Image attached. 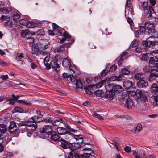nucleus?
Wrapping results in <instances>:
<instances>
[{
	"instance_id": "43",
	"label": "nucleus",
	"mask_w": 158,
	"mask_h": 158,
	"mask_svg": "<svg viewBox=\"0 0 158 158\" xmlns=\"http://www.w3.org/2000/svg\"><path fill=\"white\" fill-rule=\"evenodd\" d=\"M145 26H140L139 28V31L142 35L145 34V32L146 28Z\"/></svg>"
},
{
	"instance_id": "40",
	"label": "nucleus",
	"mask_w": 158,
	"mask_h": 158,
	"mask_svg": "<svg viewBox=\"0 0 158 158\" xmlns=\"http://www.w3.org/2000/svg\"><path fill=\"white\" fill-rule=\"evenodd\" d=\"M122 72L123 75H129L130 74L129 71L126 68L123 69L122 70Z\"/></svg>"
},
{
	"instance_id": "4",
	"label": "nucleus",
	"mask_w": 158,
	"mask_h": 158,
	"mask_svg": "<svg viewBox=\"0 0 158 158\" xmlns=\"http://www.w3.org/2000/svg\"><path fill=\"white\" fill-rule=\"evenodd\" d=\"M0 20L5 27L12 26V21L10 20L9 16L2 15L0 18Z\"/></svg>"
},
{
	"instance_id": "36",
	"label": "nucleus",
	"mask_w": 158,
	"mask_h": 158,
	"mask_svg": "<svg viewBox=\"0 0 158 158\" xmlns=\"http://www.w3.org/2000/svg\"><path fill=\"white\" fill-rule=\"evenodd\" d=\"M28 19L27 18H24L23 19H22L19 21V23L22 25L25 26H26L27 23Z\"/></svg>"
},
{
	"instance_id": "10",
	"label": "nucleus",
	"mask_w": 158,
	"mask_h": 158,
	"mask_svg": "<svg viewBox=\"0 0 158 158\" xmlns=\"http://www.w3.org/2000/svg\"><path fill=\"white\" fill-rule=\"evenodd\" d=\"M158 43V42H155L154 41H142L141 44L143 48L144 49H146L150 47V45L151 44L153 45H155Z\"/></svg>"
},
{
	"instance_id": "44",
	"label": "nucleus",
	"mask_w": 158,
	"mask_h": 158,
	"mask_svg": "<svg viewBox=\"0 0 158 158\" xmlns=\"http://www.w3.org/2000/svg\"><path fill=\"white\" fill-rule=\"evenodd\" d=\"M29 32V31L27 29L24 30H23L21 33V35L22 37H24L26 36Z\"/></svg>"
},
{
	"instance_id": "6",
	"label": "nucleus",
	"mask_w": 158,
	"mask_h": 158,
	"mask_svg": "<svg viewBox=\"0 0 158 158\" xmlns=\"http://www.w3.org/2000/svg\"><path fill=\"white\" fill-rule=\"evenodd\" d=\"M59 57L58 56H56L54 57L53 61H51V63L49 64L50 69L52 67L53 68H55L56 71H59L60 70V66L59 64L57 62L58 61V58Z\"/></svg>"
},
{
	"instance_id": "14",
	"label": "nucleus",
	"mask_w": 158,
	"mask_h": 158,
	"mask_svg": "<svg viewBox=\"0 0 158 158\" xmlns=\"http://www.w3.org/2000/svg\"><path fill=\"white\" fill-rule=\"evenodd\" d=\"M137 85L139 88H146L148 86V83L145 80H141L137 82Z\"/></svg>"
},
{
	"instance_id": "63",
	"label": "nucleus",
	"mask_w": 158,
	"mask_h": 158,
	"mask_svg": "<svg viewBox=\"0 0 158 158\" xmlns=\"http://www.w3.org/2000/svg\"><path fill=\"white\" fill-rule=\"evenodd\" d=\"M74 40L72 39V42H69V43H66V44H64V45H64V47H67V48H68V47H69L70 45H71V44H72V43H73L74 41Z\"/></svg>"
},
{
	"instance_id": "28",
	"label": "nucleus",
	"mask_w": 158,
	"mask_h": 158,
	"mask_svg": "<svg viewBox=\"0 0 158 158\" xmlns=\"http://www.w3.org/2000/svg\"><path fill=\"white\" fill-rule=\"evenodd\" d=\"M71 64L70 60L67 58H64L62 61V65L65 67H69Z\"/></svg>"
},
{
	"instance_id": "50",
	"label": "nucleus",
	"mask_w": 158,
	"mask_h": 158,
	"mask_svg": "<svg viewBox=\"0 0 158 158\" xmlns=\"http://www.w3.org/2000/svg\"><path fill=\"white\" fill-rule=\"evenodd\" d=\"M84 90L85 91V92L91 95L93 94V93L91 91V89L90 88H89V87L88 86V87H86L84 88Z\"/></svg>"
},
{
	"instance_id": "37",
	"label": "nucleus",
	"mask_w": 158,
	"mask_h": 158,
	"mask_svg": "<svg viewBox=\"0 0 158 158\" xmlns=\"http://www.w3.org/2000/svg\"><path fill=\"white\" fill-rule=\"evenodd\" d=\"M20 17V15L17 13H14L13 14V20L15 22L18 21Z\"/></svg>"
},
{
	"instance_id": "16",
	"label": "nucleus",
	"mask_w": 158,
	"mask_h": 158,
	"mask_svg": "<svg viewBox=\"0 0 158 158\" xmlns=\"http://www.w3.org/2000/svg\"><path fill=\"white\" fill-rule=\"evenodd\" d=\"M89 151L91 152L89 153H85L81 155L82 158H89L90 157L93 156L94 155V153L93 152V151L90 148L89 149Z\"/></svg>"
},
{
	"instance_id": "25",
	"label": "nucleus",
	"mask_w": 158,
	"mask_h": 158,
	"mask_svg": "<svg viewBox=\"0 0 158 158\" xmlns=\"http://www.w3.org/2000/svg\"><path fill=\"white\" fill-rule=\"evenodd\" d=\"M158 77V73L155 72H153L151 73L149 77V81L150 82L153 81Z\"/></svg>"
},
{
	"instance_id": "17",
	"label": "nucleus",
	"mask_w": 158,
	"mask_h": 158,
	"mask_svg": "<svg viewBox=\"0 0 158 158\" xmlns=\"http://www.w3.org/2000/svg\"><path fill=\"white\" fill-rule=\"evenodd\" d=\"M50 58V56L49 55H47L44 59V64L46 66V69L48 70H49L50 69L49 64L51 63V61L49 60Z\"/></svg>"
},
{
	"instance_id": "33",
	"label": "nucleus",
	"mask_w": 158,
	"mask_h": 158,
	"mask_svg": "<svg viewBox=\"0 0 158 158\" xmlns=\"http://www.w3.org/2000/svg\"><path fill=\"white\" fill-rule=\"evenodd\" d=\"M121 75H120L119 77L114 76L111 77L110 78V80L111 81H119L121 80Z\"/></svg>"
},
{
	"instance_id": "54",
	"label": "nucleus",
	"mask_w": 158,
	"mask_h": 158,
	"mask_svg": "<svg viewBox=\"0 0 158 158\" xmlns=\"http://www.w3.org/2000/svg\"><path fill=\"white\" fill-rule=\"evenodd\" d=\"M127 20L130 26H134L133 22L131 18L128 17L127 18Z\"/></svg>"
},
{
	"instance_id": "18",
	"label": "nucleus",
	"mask_w": 158,
	"mask_h": 158,
	"mask_svg": "<svg viewBox=\"0 0 158 158\" xmlns=\"http://www.w3.org/2000/svg\"><path fill=\"white\" fill-rule=\"evenodd\" d=\"M115 94V92L113 90L106 92L105 94V96L107 99L112 100L113 99Z\"/></svg>"
},
{
	"instance_id": "55",
	"label": "nucleus",
	"mask_w": 158,
	"mask_h": 158,
	"mask_svg": "<svg viewBox=\"0 0 158 158\" xmlns=\"http://www.w3.org/2000/svg\"><path fill=\"white\" fill-rule=\"evenodd\" d=\"M108 70L107 69H105L102 71L101 72V75L102 77H105L107 74Z\"/></svg>"
},
{
	"instance_id": "38",
	"label": "nucleus",
	"mask_w": 158,
	"mask_h": 158,
	"mask_svg": "<svg viewBox=\"0 0 158 158\" xmlns=\"http://www.w3.org/2000/svg\"><path fill=\"white\" fill-rule=\"evenodd\" d=\"M64 50V45H62L58 46L55 50L56 52H60L63 51Z\"/></svg>"
},
{
	"instance_id": "46",
	"label": "nucleus",
	"mask_w": 158,
	"mask_h": 158,
	"mask_svg": "<svg viewBox=\"0 0 158 158\" xmlns=\"http://www.w3.org/2000/svg\"><path fill=\"white\" fill-rule=\"evenodd\" d=\"M52 118L50 117H48L44 118L43 119V121L47 123H51Z\"/></svg>"
},
{
	"instance_id": "27",
	"label": "nucleus",
	"mask_w": 158,
	"mask_h": 158,
	"mask_svg": "<svg viewBox=\"0 0 158 158\" xmlns=\"http://www.w3.org/2000/svg\"><path fill=\"white\" fill-rule=\"evenodd\" d=\"M60 121H61V119L60 118H55L53 119H52L51 123L53 126H57L60 124Z\"/></svg>"
},
{
	"instance_id": "41",
	"label": "nucleus",
	"mask_w": 158,
	"mask_h": 158,
	"mask_svg": "<svg viewBox=\"0 0 158 158\" xmlns=\"http://www.w3.org/2000/svg\"><path fill=\"white\" fill-rule=\"evenodd\" d=\"M6 131L5 125H0V132L2 134H4Z\"/></svg>"
},
{
	"instance_id": "15",
	"label": "nucleus",
	"mask_w": 158,
	"mask_h": 158,
	"mask_svg": "<svg viewBox=\"0 0 158 158\" xmlns=\"http://www.w3.org/2000/svg\"><path fill=\"white\" fill-rule=\"evenodd\" d=\"M69 158H80L79 154L75 150H72L68 155Z\"/></svg>"
},
{
	"instance_id": "62",
	"label": "nucleus",
	"mask_w": 158,
	"mask_h": 158,
	"mask_svg": "<svg viewBox=\"0 0 158 158\" xmlns=\"http://www.w3.org/2000/svg\"><path fill=\"white\" fill-rule=\"evenodd\" d=\"M90 89L93 91L95 90L97 88V86L95 85H92L89 86Z\"/></svg>"
},
{
	"instance_id": "60",
	"label": "nucleus",
	"mask_w": 158,
	"mask_h": 158,
	"mask_svg": "<svg viewBox=\"0 0 158 158\" xmlns=\"http://www.w3.org/2000/svg\"><path fill=\"white\" fill-rule=\"evenodd\" d=\"M117 68V66L115 65L112 66L110 69L109 71L111 72L114 71Z\"/></svg>"
},
{
	"instance_id": "13",
	"label": "nucleus",
	"mask_w": 158,
	"mask_h": 158,
	"mask_svg": "<svg viewBox=\"0 0 158 158\" xmlns=\"http://www.w3.org/2000/svg\"><path fill=\"white\" fill-rule=\"evenodd\" d=\"M146 78V75L142 73H137L134 76V78L135 80L139 81L145 80Z\"/></svg>"
},
{
	"instance_id": "61",
	"label": "nucleus",
	"mask_w": 158,
	"mask_h": 158,
	"mask_svg": "<svg viewBox=\"0 0 158 158\" xmlns=\"http://www.w3.org/2000/svg\"><path fill=\"white\" fill-rule=\"evenodd\" d=\"M148 5V2H144L143 3L142 6L143 8L145 10L146 8H147Z\"/></svg>"
},
{
	"instance_id": "64",
	"label": "nucleus",
	"mask_w": 158,
	"mask_h": 158,
	"mask_svg": "<svg viewBox=\"0 0 158 158\" xmlns=\"http://www.w3.org/2000/svg\"><path fill=\"white\" fill-rule=\"evenodd\" d=\"M0 78L3 80H6L9 78L7 75H2L0 76Z\"/></svg>"
},
{
	"instance_id": "1",
	"label": "nucleus",
	"mask_w": 158,
	"mask_h": 158,
	"mask_svg": "<svg viewBox=\"0 0 158 158\" xmlns=\"http://www.w3.org/2000/svg\"><path fill=\"white\" fill-rule=\"evenodd\" d=\"M158 50H153L151 52V55L153 56V57H150L149 60V64L152 65L151 66L149 65H146L143 68V70L145 72H148L151 70H153L151 69V67H156L157 69L158 67Z\"/></svg>"
},
{
	"instance_id": "45",
	"label": "nucleus",
	"mask_w": 158,
	"mask_h": 158,
	"mask_svg": "<svg viewBox=\"0 0 158 158\" xmlns=\"http://www.w3.org/2000/svg\"><path fill=\"white\" fill-rule=\"evenodd\" d=\"M28 120L25 121H22L18 123L19 126H27Z\"/></svg>"
},
{
	"instance_id": "34",
	"label": "nucleus",
	"mask_w": 158,
	"mask_h": 158,
	"mask_svg": "<svg viewBox=\"0 0 158 158\" xmlns=\"http://www.w3.org/2000/svg\"><path fill=\"white\" fill-rule=\"evenodd\" d=\"M23 109L20 106H17L15 107L13 111V113H23Z\"/></svg>"
},
{
	"instance_id": "32",
	"label": "nucleus",
	"mask_w": 158,
	"mask_h": 158,
	"mask_svg": "<svg viewBox=\"0 0 158 158\" xmlns=\"http://www.w3.org/2000/svg\"><path fill=\"white\" fill-rule=\"evenodd\" d=\"M134 93L136 97L139 98H141L144 94L142 91L139 89L137 90Z\"/></svg>"
},
{
	"instance_id": "49",
	"label": "nucleus",
	"mask_w": 158,
	"mask_h": 158,
	"mask_svg": "<svg viewBox=\"0 0 158 158\" xmlns=\"http://www.w3.org/2000/svg\"><path fill=\"white\" fill-rule=\"evenodd\" d=\"M26 40L27 42L29 44L33 43L34 41V38L33 37H27Z\"/></svg>"
},
{
	"instance_id": "56",
	"label": "nucleus",
	"mask_w": 158,
	"mask_h": 158,
	"mask_svg": "<svg viewBox=\"0 0 158 158\" xmlns=\"http://www.w3.org/2000/svg\"><path fill=\"white\" fill-rule=\"evenodd\" d=\"M69 67L70 70L73 71V73H74L75 70L76 69V68L73 64H71Z\"/></svg>"
},
{
	"instance_id": "22",
	"label": "nucleus",
	"mask_w": 158,
	"mask_h": 158,
	"mask_svg": "<svg viewBox=\"0 0 158 158\" xmlns=\"http://www.w3.org/2000/svg\"><path fill=\"white\" fill-rule=\"evenodd\" d=\"M133 105V103L132 100L130 98H127L126 99L125 103V106L128 109H130L132 108Z\"/></svg>"
},
{
	"instance_id": "35",
	"label": "nucleus",
	"mask_w": 158,
	"mask_h": 158,
	"mask_svg": "<svg viewBox=\"0 0 158 158\" xmlns=\"http://www.w3.org/2000/svg\"><path fill=\"white\" fill-rule=\"evenodd\" d=\"M75 84L77 88H81L83 86V85L80 79L76 80Z\"/></svg>"
},
{
	"instance_id": "26",
	"label": "nucleus",
	"mask_w": 158,
	"mask_h": 158,
	"mask_svg": "<svg viewBox=\"0 0 158 158\" xmlns=\"http://www.w3.org/2000/svg\"><path fill=\"white\" fill-rule=\"evenodd\" d=\"M64 123L66 124L65 126V127L69 131H67V133L69 134L70 135H72L73 134L71 133V132L75 133L77 131V130H76L73 128H71L67 123Z\"/></svg>"
},
{
	"instance_id": "30",
	"label": "nucleus",
	"mask_w": 158,
	"mask_h": 158,
	"mask_svg": "<svg viewBox=\"0 0 158 158\" xmlns=\"http://www.w3.org/2000/svg\"><path fill=\"white\" fill-rule=\"evenodd\" d=\"M37 26V24L36 23L28 21L26 27L28 28H32L36 27Z\"/></svg>"
},
{
	"instance_id": "19",
	"label": "nucleus",
	"mask_w": 158,
	"mask_h": 158,
	"mask_svg": "<svg viewBox=\"0 0 158 158\" xmlns=\"http://www.w3.org/2000/svg\"><path fill=\"white\" fill-rule=\"evenodd\" d=\"M27 126L31 127V129L32 131L35 130L37 127V124L34 121H31L29 120H28Z\"/></svg>"
},
{
	"instance_id": "7",
	"label": "nucleus",
	"mask_w": 158,
	"mask_h": 158,
	"mask_svg": "<svg viewBox=\"0 0 158 158\" xmlns=\"http://www.w3.org/2000/svg\"><path fill=\"white\" fill-rule=\"evenodd\" d=\"M146 16L148 19H150L153 16V15L155 14V11L153 8L149 6L148 8L145 9Z\"/></svg>"
},
{
	"instance_id": "59",
	"label": "nucleus",
	"mask_w": 158,
	"mask_h": 158,
	"mask_svg": "<svg viewBox=\"0 0 158 158\" xmlns=\"http://www.w3.org/2000/svg\"><path fill=\"white\" fill-rule=\"evenodd\" d=\"M40 53L42 55H48V52L47 51L45 50L42 49V50H41L40 52Z\"/></svg>"
},
{
	"instance_id": "23",
	"label": "nucleus",
	"mask_w": 158,
	"mask_h": 158,
	"mask_svg": "<svg viewBox=\"0 0 158 158\" xmlns=\"http://www.w3.org/2000/svg\"><path fill=\"white\" fill-rule=\"evenodd\" d=\"M56 130L58 133L60 135H64L67 133V129L64 127H58Z\"/></svg>"
},
{
	"instance_id": "5",
	"label": "nucleus",
	"mask_w": 158,
	"mask_h": 158,
	"mask_svg": "<svg viewBox=\"0 0 158 158\" xmlns=\"http://www.w3.org/2000/svg\"><path fill=\"white\" fill-rule=\"evenodd\" d=\"M145 27H146L148 30V33L149 34H152L153 36H155L156 35H154L155 34V30L154 26L152 24L150 23L149 22L147 21L145 23Z\"/></svg>"
},
{
	"instance_id": "29",
	"label": "nucleus",
	"mask_w": 158,
	"mask_h": 158,
	"mask_svg": "<svg viewBox=\"0 0 158 158\" xmlns=\"http://www.w3.org/2000/svg\"><path fill=\"white\" fill-rule=\"evenodd\" d=\"M134 130V133L135 134L138 133L142 129V127L140 124H138L135 125Z\"/></svg>"
},
{
	"instance_id": "24",
	"label": "nucleus",
	"mask_w": 158,
	"mask_h": 158,
	"mask_svg": "<svg viewBox=\"0 0 158 158\" xmlns=\"http://www.w3.org/2000/svg\"><path fill=\"white\" fill-rule=\"evenodd\" d=\"M114 91L117 93H120L123 91V89L120 85H113Z\"/></svg>"
},
{
	"instance_id": "47",
	"label": "nucleus",
	"mask_w": 158,
	"mask_h": 158,
	"mask_svg": "<svg viewBox=\"0 0 158 158\" xmlns=\"http://www.w3.org/2000/svg\"><path fill=\"white\" fill-rule=\"evenodd\" d=\"M10 64L9 63H6L0 59V65L2 67L8 66Z\"/></svg>"
},
{
	"instance_id": "9",
	"label": "nucleus",
	"mask_w": 158,
	"mask_h": 158,
	"mask_svg": "<svg viewBox=\"0 0 158 158\" xmlns=\"http://www.w3.org/2000/svg\"><path fill=\"white\" fill-rule=\"evenodd\" d=\"M60 142V146L63 149L71 148L73 147L72 143H69L64 139L62 140Z\"/></svg>"
},
{
	"instance_id": "52",
	"label": "nucleus",
	"mask_w": 158,
	"mask_h": 158,
	"mask_svg": "<svg viewBox=\"0 0 158 158\" xmlns=\"http://www.w3.org/2000/svg\"><path fill=\"white\" fill-rule=\"evenodd\" d=\"M41 118H42V117L40 116H35L31 117V118L33 120V121L35 122H40V121L37 120V119H40Z\"/></svg>"
},
{
	"instance_id": "53",
	"label": "nucleus",
	"mask_w": 158,
	"mask_h": 158,
	"mask_svg": "<svg viewBox=\"0 0 158 158\" xmlns=\"http://www.w3.org/2000/svg\"><path fill=\"white\" fill-rule=\"evenodd\" d=\"M138 43V41L137 40H135L133 41L131 44V47L132 48H134L137 46Z\"/></svg>"
},
{
	"instance_id": "8",
	"label": "nucleus",
	"mask_w": 158,
	"mask_h": 158,
	"mask_svg": "<svg viewBox=\"0 0 158 158\" xmlns=\"http://www.w3.org/2000/svg\"><path fill=\"white\" fill-rule=\"evenodd\" d=\"M9 131L10 133L12 134H15L18 133L17 132V130L16 128V123L14 122H11L9 126Z\"/></svg>"
},
{
	"instance_id": "2",
	"label": "nucleus",
	"mask_w": 158,
	"mask_h": 158,
	"mask_svg": "<svg viewBox=\"0 0 158 158\" xmlns=\"http://www.w3.org/2000/svg\"><path fill=\"white\" fill-rule=\"evenodd\" d=\"M151 91L153 94L156 95V96L152 95L151 98L153 100L154 102L157 105L158 102V96L157 94L158 91V86L155 83H153L151 87Z\"/></svg>"
},
{
	"instance_id": "57",
	"label": "nucleus",
	"mask_w": 158,
	"mask_h": 158,
	"mask_svg": "<svg viewBox=\"0 0 158 158\" xmlns=\"http://www.w3.org/2000/svg\"><path fill=\"white\" fill-rule=\"evenodd\" d=\"M124 150L127 152L129 153L131 152V147L129 146H126L124 148Z\"/></svg>"
},
{
	"instance_id": "20",
	"label": "nucleus",
	"mask_w": 158,
	"mask_h": 158,
	"mask_svg": "<svg viewBox=\"0 0 158 158\" xmlns=\"http://www.w3.org/2000/svg\"><path fill=\"white\" fill-rule=\"evenodd\" d=\"M74 139L77 141V144H79L80 143H81L83 141V138L81 135H76L72 134Z\"/></svg>"
},
{
	"instance_id": "21",
	"label": "nucleus",
	"mask_w": 158,
	"mask_h": 158,
	"mask_svg": "<svg viewBox=\"0 0 158 158\" xmlns=\"http://www.w3.org/2000/svg\"><path fill=\"white\" fill-rule=\"evenodd\" d=\"M63 37L60 40V42L62 43L64 42L66 40L68 39H70V35L66 31H65L63 34Z\"/></svg>"
},
{
	"instance_id": "58",
	"label": "nucleus",
	"mask_w": 158,
	"mask_h": 158,
	"mask_svg": "<svg viewBox=\"0 0 158 158\" xmlns=\"http://www.w3.org/2000/svg\"><path fill=\"white\" fill-rule=\"evenodd\" d=\"M148 56L147 54H143L142 56L141 59L142 60L147 61Z\"/></svg>"
},
{
	"instance_id": "31",
	"label": "nucleus",
	"mask_w": 158,
	"mask_h": 158,
	"mask_svg": "<svg viewBox=\"0 0 158 158\" xmlns=\"http://www.w3.org/2000/svg\"><path fill=\"white\" fill-rule=\"evenodd\" d=\"M105 89L107 92L113 90V85L111 84H108L105 85Z\"/></svg>"
},
{
	"instance_id": "48",
	"label": "nucleus",
	"mask_w": 158,
	"mask_h": 158,
	"mask_svg": "<svg viewBox=\"0 0 158 158\" xmlns=\"http://www.w3.org/2000/svg\"><path fill=\"white\" fill-rule=\"evenodd\" d=\"M139 155L141 158H146L147 155L145 152L143 151H141L139 152Z\"/></svg>"
},
{
	"instance_id": "51",
	"label": "nucleus",
	"mask_w": 158,
	"mask_h": 158,
	"mask_svg": "<svg viewBox=\"0 0 158 158\" xmlns=\"http://www.w3.org/2000/svg\"><path fill=\"white\" fill-rule=\"evenodd\" d=\"M105 80H103L101 81L100 82L97 84L96 86L98 88L101 87L103 85V84L105 82Z\"/></svg>"
},
{
	"instance_id": "39",
	"label": "nucleus",
	"mask_w": 158,
	"mask_h": 158,
	"mask_svg": "<svg viewBox=\"0 0 158 158\" xmlns=\"http://www.w3.org/2000/svg\"><path fill=\"white\" fill-rule=\"evenodd\" d=\"M24 57L22 53H17V56L16 57V60L18 61H20V59Z\"/></svg>"
},
{
	"instance_id": "3",
	"label": "nucleus",
	"mask_w": 158,
	"mask_h": 158,
	"mask_svg": "<svg viewBox=\"0 0 158 158\" xmlns=\"http://www.w3.org/2000/svg\"><path fill=\"white\" fill-rule=\"evenodd\" d=\"M53 131L52 127V126L47 125L44 126L42 129H40V132L46 135V137L49 136V135Z\"/></svg>"
},
{
	"instance_id": "42",
	"label": "nucleus",
	"mask_w": 158,
	"mask_h": 158,
	"mask_svg": "<svg viewBox=\"0 0 158 158\" xmlns=\"http://www.w3.org/2000/svg\"><path fill=\"white\" fill-rule=\"evenodd\" d=\"M93 116L96 118H97L100 120H103L104 119L103 117L102 116H101L100 114L98 113H94L93 114Z\"/></svg>"
},
{
	"instance_id": "12",
	"label": "nucleus",
	"mask_w": 158,
	"mask_h": 158,
	"mask_svg": "<svg viewBox=\"0 0 158 158\" xmlns=\"http://www.w3.org/2000/svg\"><path fill=\"white\" fill-rule=\"evenodd\" d=\"M49 135L50 136L51 141L52 143L56 142L59 139V136L55 131H53Z\"/></svg>"
},
{
	"instance_id": "11",
	"label": "nucleus",
	"mask_w": 158,
	"mask_h": 158,
	"mask_svg": "<svg viewBox=\"0 0 158 158\" xmlns=\"http://www.w3.org/2000/svg\"><path fill=\"white\" fill-rule=\"evenodd\" d=\"M123 86L126 89H129L130 88L135 89L136 87L134 84L129 80L125 81L123 84Z\"/></svg>"
}]
</instances>
